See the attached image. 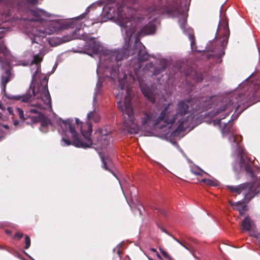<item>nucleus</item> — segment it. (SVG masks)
I'll list each match as a JSON object with an SVG mask.
<instances>
[{
    "label": "nucleus",
    "mask_w": 260,
    "mask_h": 260,
    "mask_svg": "<svg viewBox=\"0 0 260 260\" xmlns=\"http://www.w3.org/2000/svg\"><path fill=\"white\" fill-rule=\"evenodd\" d=\"M150 260H153L152 259H150Z\"/></svg>",
    "instance_id": "nucleus-39"
},
{
    "label": "nucleus",
    "mask_w": 260,
    "mask_h": 260,
    "mask_svg": "<svg viewBox=\"0 0 260 260\" xmlns=\"http://www.w3.org/2000/svg\"><path fill=\"white\" fill-rule=\"evenodd\" d=\"M11 110V108L10 107H8V111L10 113Z\"/></svg>",
    "instance_id": "nucleus-33"
},
{
    "label": "nucleus",
    "mask_w": 260,
    "mask_h": 260,
    "mask_svg": "<svg viewBox=\"0 0 260 260\" xmlns=\"http://www.w3.org/2000/svg\"><path fill=\"white\" fill-rule=\"evenodd\" d=\"M227 188L238 194L243 193L245 200L248 202L256 194L260 193V179L253 183H243L237 186L228 185Z\"/></svg>",
    "instance_id": "nucleus-8"
},
{
    "label": "nucleus",
    "mask_w": 260,
    "mask_h": 260,
    "mask_svg": "<svg viewBox=\"0 0 260 260\" xmlns=\"http://www.w3.org/2000/svg\"><path fill=\"white\" fill-rule=\"evenodd\" d=\"M160 212H161V214H162L164 215H165V214H166V212L164 210H161Z\"/></svg>",
    "instance_id": "nucleus-32"
},
{
    "label": "nucleus",
    "mask_w": 260,
    "mask_h": 260,
    "mask_svg": "<svg viewBox=\"0 0 260 260\" xmlns=\"http://www.w3.org/2000/svg\"><path fill=\"white\" fill-rule=\"evenodd\" d=\"M57 123L68 137H62L60 143L62 146L72 144L76 147L87 148L92 146L90 137L92 129L90 122L83 124L78 118L75 119V121L69 118L66 120L60 119Z\"/></svg>",
    "instance_id": "nucleus-6"
},
{
    "label": "nucleus",
    "mask_w": 260,
    "mask_h": 260,
    "mask_svg": "<svg viewBox=\"0 0 260 260\" xmlns=\"http://www.w3.org/2000/svg\"><path fill=\"white\" fill-rule=\"evenodd\" d=\"M100 157L101 158V160L102 161V167L103 168L106 170L108 171L111 172L119 181V184L121 187V185L120 182L112 168L113 166V163L111 161V160L109 158L104 157L102 154L100 153ZM124 196L126 200L127 203L128 204L129 207L132 209V211L134 212H135L136 210L139 211L140 215L142 214V209H143L142 205L139 203L137 199V194L138 193V191L137 189L134 186H132L129 189V198L124 193L122 188H121Z\"/></svg>",
    "instance_id": "nucleus-7"
},
{
    "label": "nucleus",
    "mask_w": 260,
    "mask_h": 260,
    "mask_svg": "<svg viewBox=\"0 0 260 260\" xmlns=\"http://www.w3.org/2000/svg\"><path fill=\"white\" fill-rule=\"evenodd\" d=\"M23 237V234L21 233L17 232L14 235V238L18 239H21Z\"/></svg>",
    "instance_id": "nucleus-19"
},
{
    "label": "nucleus",
    "mask_w": 260,
    "mask_h": 260,
    "mask_svg": "<svg viewBox=\"0 0 260 260\" xmlns=\"http://www.w3.org/2000/svg\"><path fill=\"white\" fill-rule=\"evenodd\" d=\"M137 0H101L92 4L88 7L84 13L75 18L74 23L77 24L78 21L85 18L89 10L96 5L102 6L103 12L105 17L114 21L120 27L121 32L124 40L123 48L117 49H107L98 41L95 38L90 36L96 32L97 28L93 30H89L81 34L80 29L84 27H89L98 22L92 20L85 19L79 23L78 37H74L85 40L88 44V47L92 51V54L98 55L99 62L96 72L99 74L102 71L108 72L110 76L115 78L118 76L115 67H120L128 64L133 66V70L137 76L139 82L142 85V78L140 76L139 69L142 67V63L146 61L151 55L146 50L144 45L140 41V37L151 35L155 31V24L157 17H153V12L147 11L152 10L153 5L148 7L145 12L147 19L144 18L142 10H136L134 5ZM106 76H109L105 73Z\"/></svg>",
    "instance_id": "nucleus-1"
},
{
    "label": "nucleus",
    "mask_w": 260,
    "mask_h": 260,
    "mask_svg": "<svg viewBox=\"0 0 260 260\" xmlns=\"http://www.w3.org/2000/svg\"><path fill=\"white\" fill-rule=\"evenodd\" d=\"M189 240L193 242H196V241L194 240V239H193V238H189Z\"/></svg>",
    "instance_id": "nucleus-31"
},
{
    "label": "nucleus",
    "mask_w": 260,
    "mask_h": 260,
    "mask_svg": "<svg viewBox=\"0 0 260 260\" xmlns=\"http://www.w3.org/2000/svg\"><path fill=\"white\" fill-rule=\"evenodd\" d=\"M172 237L174 240H175L180 245H181L182 246H183L184 248H185L186 250H187L192 255V256L194 257V258H196L197 259H198V257L194 254V250H193L190 246H189V247H188L187 246H186L185 245H184L183 244V243H182V242L179 241L178 239H177L174 237Z\"/></svg>",
    "instance_id": "nucleus-15"
},
{
    "label": "nucleus",
    "mask_w": 260,
    "mask_h": 260,
    "mask_svg": "<svg viewBox=\"0 0 260 260\" xmlns=\"http://www.w3.org/2000/svg\"><path fill=\"white\" fill-rule=\"evenodd\" d=\"M0 109L2 111H4L5 109V107L3 105V104L0 102Z\"/></svg>",
    "instance_id": "nucleus-24"
},
{
    "label": "nucleus",
    "mask_w": 260,
    "mask_h": 260,
    "mask_svg": "<svg viewBox=\"0 0 260 260\" xmlns=\"http://www.w3.org/2000/svg\"><path fill=\"white\" fill-rule=\"evenodd\" d=\"M161 231H162L163 232L165 233L166 234H167V235H169V236H171L169 233L166 230H165L163 228H160Z\"/></svg>",
    "instance_id": "nucleus-26"
},
{
    "label": "nucleus",
    "mask_w": 260,
    "mask_h": 260,
    "mask_svg": "<svg viewBox=\"0 0 260 260\" xmlns=\"http://www.w3.org/2000/svg\"><path fill=\"white\" fill-rule=\"evenodd\" d=\"M156 164H157L159 167H160L161 168H163L164 170H167L166 168H165V167L162 165L160 163H159L158 162H156Z\"/></svg>",
    "instance_id": "nucleus-25"
},
{
    "label": "nucleus",
    "mask_w": 260,
    "mask_h": 260,
    "mask_svg": "<svg viewBox=\"0 0 260 260\" xmlns=\"http://www.w3.org/2000/svg\"><path fill=\"white\" fill-rule=\"evenodd\" d=\"M5 29L0 27V40L5 36ZM7 54L8 51L5 44L0 42V63L2 68L5 70L1 76V82L2 92L4 94L3 96L4 101H6V99H8L26 104L27 106L25 110L26 113L38 112L39 108H35V106H39V103H37V101L40 98L41 102H43L50 107V95L48 89V77H41L42 75L40 74L39 75V67L35 63L32 64L30 69L32 79L29 88L26 92L21 95H12L6 93V85L10 80L11 70V63Z\"/></svg>",
    "instance_id": "nucleus-5"
},
{
    "label": "nucleus",
    "mask_w": 260,
    "mask_h": 260,
    "mask_svg": "<svg viewBox=\"0 0 260 260\" xmlns=\"http://www.w3.org/2000/svg\"><path fill=\"white\" fill-rule=\"evenodd\" d=\"M230 205L235 209L238 210L240 214L244 212L246 210V206L243 205V202L240 201L235 203L229 202Z\"/></svg>",
    "instance_id": "nucleus-11"
},
{
    "label": "nucleus",
    "mask_w": 260,
    "mask_h": 260,
    "mask_svg": "<svg viewBox=\"0 0 260 260\" xmlns=\"http://www.w3.org/2000/svg\"><path fill=\"white\" fill-rule=\"evenodd\" d=\"M16 112H17V114H18L20 118H21V119L24 118L23 111L22 110H21L19 108H17L16 109Z\"/></svg>",
    "instance_id": "nucleus-18"
},
{
    "label": "nucleus",
    "mask_w": 260,
    "mask_h": 260,
    "mask_svg": "<svg viewBox=\"0 0 260 260\" xmlns=\"http://www.w3.org/2000/svg\"><path fill=\"white\" fill-rule=\"evenodd\" d=\"M19 124V121L18 120H14L13 121V124L15 125V126H17L18 124Z\"/></svg>",
    "instance_id": "nucleus-23"
},
{
    "label": "nucleus",
    "mask_w": 260,
    "mask_h": 260,
    "mask_svg": "<svg viewBox=\"0 0 260 260\" xmlns=\"http://www.w3.org/2000/svg\"><path fill=\"white\" fill-rule=\"evenodd\" d=\"M99 134L101 136L100 139L98 140V144L101 147H104L107 144H108V142H107V138L106 137L107 133H104L102 129H100Z\"/></svg>",
    "instance_id": "nucleus-13"
},
{
    "label": "nucleus",
    "mask_w": 260,
    "mask_h": 260,
    "mask_svg": "<svg viewBox=\"0 0 260 260\" xmlns=\"http://www.w3.org/2000/svg\"><path fill=\"white\" fill-rule=\"evenodd\" d=\"M253 225V223L249 217H245L242 221V227L244 230L249 231Z\"/></svg>",
    "instance_id": "nucleus-12"
},
{
    "label": "nucleus",
    "mask_w": 260,
    "mask_h": 260,
    "mask_svg": "<svg viewBox=\"0 0 260 260\" xmlns=\"http://www.w3.org/2000/svg\"><path fill=\"white\" fill-rule=\"evenodd\" d=\"M25 245L24 248L27 249L30 247V239L29 236L27 235H26L25 237Z\"/></svg>",
    "instance_id": "nucleus-16"
},
{
    "label": "nucleus",
    "mask_w": 260,
    "mask_h": 260,
    "mask_svg": "<svg viewBox=\"0 0 260 260\" xmlns=\"http://www.w3.org/2000/svg\"><path fill=\"white\" fill-rule=\"evenodd\" d=\"M150 250H151V251L156 252V253H157V252H158L155 248H151Z\"/></svg>",
    "instance_id": "nucleus-30"
},
{
    "label": "nucleus",
    "mask_w": 260,
    "mask_h": 260,
    "mask_svg": "<svg viewBox=\"0 0 260 260\" xmlns=\"http://www.w3.org/2000/svg\"><path fill=\"white\" fill-rule=\"evenodd\" d=\"M117 253H118V254H120V252H119V250L117 251Z\"/></svg>",
    "instance_id": "nucleus-37"
},
{
    "label": "nucleus",
    "mask_w": 260,
    "mask_h": 260,
    "mask_svg": "<svg viewBox=\"0 0 260 260\" xmlns=\"http://www.w3.org/2000/svg\"><path fill=\"white\" fill-rule=\"evenodd\" d=\"M0 249H5V247L4 246H0Z\"/></svg>",
    "instance_id": "nucleus-36"
},
{
    "label": "nucleus",
    "mask_w": 260,
    "mask_h": 260,
    "mask_svg": "<svg viewBox=\"0 0 260 260\" xmlns=\"http://www.w3.org/2000/svg\"><path fill=\"white\" fill-rule=\"evenodd\" d=\"M156 255H157V257L159 259H160V260H162V258L161 256H160V255L158 252H157V253H156Z\"/></svg>",
    "instance_id": "nucleus-28"
},
{
    "label": "nucleus",
    "mask_w": 260,
    "mask_h": 260,
    "mask_svg": "<svg viewBox=\"0 0 260 260\" xmlns=\"http://www.w3.org/2000/svg\"><path fill=\"white\" fill-rule=\"evenodd\" d=\"M203 79V76L202 75H200L199 77H197V80L198 82H201Z\"/></svg>",
    "instance_id": "nucleus-21"
},
{
    "label": "nucleus",
    "mask_w": 260,
    "mask_h": 260,
    "mask_svg": "<svg viewBox=\"0 0 260 260\" xmlns=\"http://www.w3.org/2000/svg\"><path fill=\"white\" fill-rule=\"evenodd\" d=\"M24 253L26 255H27L28 256H29V257H30V256L26 253L25 252V251H24Z\"/></svg>",
    "instance_id": "nucleus-35"
},
{
    "label": "nucleus",
    "mask_w": 260,
    "mask_h": 260,
    "mask_svg": "<svg viewBox=\"0 0 260 260\" xmlns=\"http://www.w3.org/2000/svg\"><path fill=\"white\" fill-rule=\"evenodd\" d=\"M191 0H157L153 4V8L148 9L147 11L153 12V17L156 16V20H154L155 27L158 23V18L160 14L163 13L173 14L174 16L178 18V22L180 27L183 33L188 37L190 41V47L192 51L201 52L204 51V55L207 58L211 56L221 58L224 54V49L226 47L229 37L230 31L227 22L219 23V27H222L224 34L222 38H218L216 35L214 40L210 41L206 45L205 50H197L195 46V40L193 30L189 27L186 26L187 12L189 10ZM218 31H216V34Z\"/></svg>",
    "instance_id": "nucleus-4"
},
{
    "label": "nucleus",
    "mask_w": 260,
    "mask_h": 260,
    "mask_svg": "<svg viewBox=\"0 0 260 260\" xmlns=\"http://www.w3.org/2000/svg\"><path fill=\"white\" fill-rule=\"evenodd\" d=\"M254 237L260 241V232L255 233L254 234Z\"/></svg>",
    "instance_id": "nucleus-22"
},
{
    "label": "nucleus",
    "mask_w": 260,
    "mask_h": 260,
    "mask_svg": "<svg viewBox=\"0 0 260 260\" xmlns=\"http://www.w3.org/2000/svg\"><path fill=\"white\" fill-rule=\"evenodd\" d=\"M168 66V60L164 58H155L154 62L151 61L146 64L141 70L139 69V73L142 78V85L140 84L138 78L136 75L133 66H123L120 67H115L117 76L112 78L110 73L107 72L109 76H106L105 72L102 71L99 74L98 81L96 84L92 101L93 110L87 114L88 120H92L94 122H98L100 120L99 113L97 96L101 94L103 86V78L110 77L113 81L118 80V86L115 88L113 93L117 100V102L118 109L122 113L123 122V132L124 133L130 134H137L141 128L140 120L139 114H135L131 102V89L132 88L130 83L136 80L144 95L152 103H154L156 100V95L152 92L149 87L150 85L146 81L147 76H157L165 71Z\"/></svg>",
    "instance_id": "nucleus-2"
},
{
    "label": "nucleus",
    "mask_w": 260,
    "mask_h": 260,
    "mask_svg": "<svg viewBox=\"0 0 260 260\" xmlns=\"http://www.w3.org/2000/svg\"><path fill=\"white\" fill-rule=\"evenodd\" d=\"M201 182L205 183L206 184L213 186H217L219 185L218 181L214 178L202 179Z\"/></svg>",
    "instance_id": "nucleus-14"
},
{
    "label": "nucleus",
    "mask_w": 260,
    "mask_h": 260,
    "mask_svg": "<svg viewBox=\"0 0 260 260\" xmlns=\"http://www.w3.org/2000/svg\"><path fill=\"white\" fill-rule=\"evenodd\" d=\"M122 246V244L121 243L119 244L118 245H117V247H120L121 246Z\"/></svg>",
    "instance_id": "nucleus-34"
},
{
    "label": "nucleus",
    "mask_w": 260,
    "mask_h": 260,
    "mask_svg": "<svg viewBox=\"0 0 260 260\" xmlns=\"http://www.w3.org/2000/svg\"><path fill=\"white\" fill-rule=\"evenodd\" d=\"M3 126L4 127H5L6 129H9V125H7V124H4V125H3Z\"/></svg>",
    "instance_id": "nucleus-29"
},
{
    "label": "nucleus",
    "mask_w": 260,
    "mask_h": 260,
    "mask_svg": "<svg viewBox=\"0 0 260 260\" xmlns=\"http://www.w3.org/2000/svg\"><path fill=\"white\" fill-rule=\"evenodd\" d=\"M5 233L8 234V235H11L12 232L10 231V230H6L5 231Z\"/></svg>",
    "instance_id": "nucleus-27"
},
{
    "label": "nucleus",
    "mask_w": 260,
    "mask_h": 260,
    "mask_svg": "<svg viewBox=\"0 0 260 260\" xmlns=\"http://www.w3.org/2000/svg\"><path fill=\"white\" fill-rule=\"evenodd\" d=\"M0 2L8 8L7 14L10 15L11 11L13 9L21 12L23 7H26V5H37L38 0H0Z\"/></svg>",
    "instance_id": "nucleus-10"
},
{
    "label": "nucleus",
    "mask_w": 260,
    "mask_h": 260,
    "mask_svg": "<svg viewBox=\"0 0 260 260\" xmlns=\"http://www.w3.org/2000/svg\"><path fill=\"white\" fill-rule=\"evenodd\" d=\"M159 250L162 255L165 257L168 258L169 260H173V259L169 255V254L165 251L164 249L161 248H159Z\"/></svg>",
    "instance_id": "nucleus-17"
},
{
    "label": "nucleus",
    "mask_w": 260,
    "mask_h": 260,
    "mask_svg": "<svg viewBox=\"0 0 260 260\" xmlns=\"http://www.w3.org/2000/svg\"><path fill=\"white\" fill-rule=\"evenodd\" d=\"M27 13L31 14L35 18L21 17L19 19L23 27L26 28L28 36L31 41L29 49L24 52V56L28 60L30 68L32 63H35L39 67V75L41 77L45 76L41 73L40 63L45 54L44 46L46 43L51 46H56L61 43L58 38H47V35H51L54 32L66 27L67 26L64 21L61 20H46L42 16L49 17V13L43 10L35 9L27 10Z\"/></svg>",
    "instance_id": "nucleus-3"
},
{
    "label": "nucleus",
    "mask_w": 260,
    "mask_h": 260,
    "mask_svg": "<svg viewBox=\"0 0 260 260\" xmlns=\"http://www.w3.org/2000/svg\"><path fill=\"white\" fill-rule=\"evenodd\" d=\"M37 103H39V108L38 112H29L30 114H38L37 117H33L34 121L40 122L41 125L40 127V131L44 133H47L48 130V125L50 123V120L47 118L45 115L42 113L41 111L44 109H51V102L50 101V107H49L43 102L41 101V98L37 101ZM39 108V106H35V108Z\"/></svg>",
    "instance_id": "nucleus-9"
},
{
    "label": "nucleus",
    "mask_w": 260,
    "mask_h": 260,
    "mask_svg": "<svg viewBox=\"0 0 260 260\" xmlns=\"http://www.w3.org/2000/svg\"><path fill=\"white\" fill-rule=\"evenodd\" d=\"M116 250V248L113 249V251L114 252Z\"/></svg>",
    "instance_id": "nucleus-38"
},
{
    "label": "nucleus",
    "mask_w": 260,
    "mask_h": 260,
    "mask_svg": "<svg viewBox=\"0 0 260 260\" xmlns=\"http://www.w3.org/2000/svg\"><path fill=\"white\" fill-rule=\"evenodd\" d=\"M198 171H194L193 170H192V172L197 174V175H202L201 173L203 172L204 173H206L205 172H204L203 171H202L201 169L200 168H198Z\"/></svg>",
    "instance_id": "nucleus-20"
}]
</instances>
